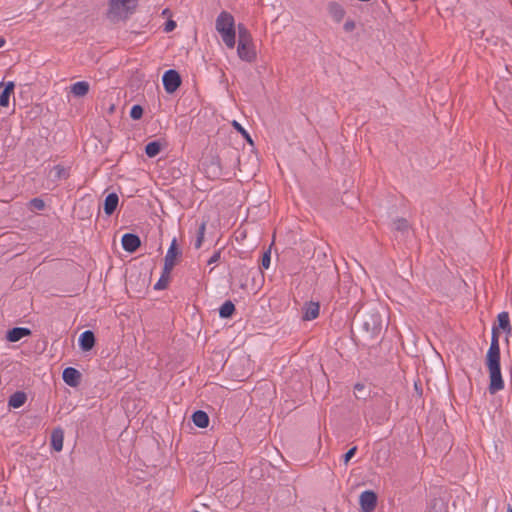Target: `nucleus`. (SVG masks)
<instances>
[{
	"label": "nucleus",
	"instance_id": "1",
	"mask_svg": "<svg viewBox=\"0 0 512 512\" xmlns=\"http://www.w3.org/2000/svg\"><path fill=\"white\" fill-rule=\"evenodd\" d=\"M485 363L489 372L490 380L488 391L493 395L504 388V381L500 366V346L498 343V334L496 329H494L493 335H491V343L486 354Z\"/></svg>",
	"mask_w": 512,
	"mask_h": 512
},
{
	"label": "nucleus",
	"instance_id": "2",
	"mask_svg": "<svg viewBox=\"0 0 512 512\" xmlns=\"http://www.w3.org/2000/svg\"><path fill=\"white\" fill-rule=\"evenodd\" d=\"M138 0H110L107 17L115 22L125 19L137 6Z\"/></svg>",
	"mask_w": 512,
	"mask_h": 512
},
{
	"label": "nucleus",
	"instance_id": "3",
	"mask_svg": "<svg viewBox=\"0 0 512 512\" xmlns=\"http://www.w3.org/2000/svg\"><path fill=\"white\" fill-rule=\"evenodd\" d=\"M362 328L371 337L378 336L382 330V317L379 312L371 310L361 316Z\"/></svg>",
	"mask_w": 512,
	"mask_h": 512
},
{
	"label": "nucleus",
	"instance_id": "4",
	"mask_svg": "<svg viewBox=\"0 0 512 512\" xmlns=\"http://www.w3.org/2000/svg\"><path fill=\"white\" fill-rule=\"evenodd\" d=\"M215 28L220 35L236 32L234 17L226 11H222L216 18Z\"/></svg>",
	"mask_w": 512,
	"mask_h": 512
},
{
	"label": "nucleus",
	"instance_id": "5",
	"mask_svg": "<svg viewBox=\"0 0 512 512\" xmlns=\"http://www.w3.org/2000/svg\"><path fill=\"white\" fill-rule=\"evenodd\" d=\"M162 82L167 93H174L181 85L180 74L174 69H169L164 72Z\"/></svg>",
	"mask_w": 512,
	"mask_h": 512
},
{
	"label": "nucleus",
	"instance_id": "6",
	"mask_svg": "<svg viewBox=\"0 0 512 512\" xmlns=\"http://www.w3.org/2000/svg\"><path fill=\"white\" fill-rule=\"evenodd\" d=\"M205 172L211 179L220 178L223 175L221 159L218 156H212L203 162Z\"/></svg>",
	"mask_w": 512,
	"mask_h": 512
},
{
	"label": "nucleus",
	"instance_id": "7",
	"mask_svg": "<svg viewBox=\"0 0 512 512\" xmlns=\"http://www.w3.org/2000/svg\"><path fill=\"white\" fill-rule=\"evenodd\" d=\"M377 494L372 490H365L360 494L359 504L363 512H373L377 506Z\"/></svg>",
	"mask_w": 512,
	"mask_h": 512
},
{
	"label": "nucleus",
	"instance_id": "8",
	"mask_svg": "<svg viewBox=\"0 0 512 512\" xmlns=\"http://www.w3.org/2000/svg\"><path fill=\"white\" fill-rule=\"evenodd\" d=\"M181 255V251L177 247V241L174 238L171 242V245L166 253L164 258V267L167 270H171L174 268L176 264V259Z\"/></svg>",
	"mask_w": 512,
	"mask_h": 512
},
{
	"label": "nucleus",
	"instance_id": "9",
	"mask_svg": "<svg viewBox=\"0 0 512 512\" xmlns=\"http://www.w3.org/2000/svg\"><path fill=\"white\" fill-rule=\"evenodd\" d=\"M63 381L70 387H77L81 383L82 374L74 367H67L62 373Z\"/></svg>",
	"mask_w": 512,
	"mask_h": 512
},
{
	"label": "nucleus",
	"instance_id": "10",
	"mask_svg": "<svg viewBox=\"0 0 512 512\" xmlns=\"http://www.w3.org/2000/svg\"><path fill=\"white\" fill-rule=\"evenodd\" d=\"M122 247L126 252L134 253L141 245L140 237L133 233H126L121 239Z\"/></svg>",
	"mask_w": 512,
	"mask_h": 512
},
{
	"label": "nucleus",
	"instance_id": "11",
	"mask_svg": "<svg viewBox=\"0 0 512 512\" xmlns=\"http://www.w3.org/2000/svg\"><path fill=\"white\" fill-rule=\"evenodd\" d=\"M237 53L240 59L253 62L256 59V51L253 43H238Z\"/></svg>",
	"mask_w": 512,
	"mask_h": 512
},
{
	"label": "nucleus",
	"instance_id": "12",
	"mask_svg": "<svg viewBox=\"0 0 512 512\" xmlns=\"http://www.w3.org/2000/svg\"><path fill=\"white\" fill-rule=\"evenodd\" d=\"M96 343V338L91 330L82 332L78 339L79 347L82 351L87 352L93 349Z\"/></svg>",
	"mask_w": 512,
	"mask_h": 512
},
{
	"label": "nucleus",
	"instance_id": "13",
	"mask_svg": "<svg viewBox=\"0 0 512 512\" xmlns=\"http://www.w3.org/2000/svg\"><path fill=\"white\" fill-rule=\"evenodd\" d=\"M320 305L318 302H306L302 307V320L311 321L319 316Z\"/></svg>",
	"mask_w": 512,
	"mask_h": 512
},
{
	"label": "nucleus",
	"instance_id": "14",
	"mask_svg": "<svg viewBox=\"0 0 512 512\" xmlns=\"http://www.w3.org/2000/svg\"><path fill=\"white\" fill-rule=\"evenodd\" d=\"M494 329L497 330V334L499 335V330H503L507 335L511 333V325L508 312H501L497 316V325L492 327V333Z\"/></svg>",
	"mask_w": 512,
	"mask_h": 512
},
{
	"label": "nucleus",
	"instance_id": "15",
	"mask_svg": "<svg viewBox=\"0 0 512 512\" xmlns=\"http://www.w3.org/2000/svg\"><path fill=\"white\" fill-rule=\"evenodd\" d=\"M31 330L29 328H25V327H14L12 329H9L6 333V339L9 341V342H18L20 341L22 338L26 337V336H30L31 335Z\"/></svg>",
	"mask_w": 512,
	"mask_h": 512
},
{
	"label": "nucleus",
	"instance_id": "16",
	"mask_svg": "<svg viewBox=\"0 0 512 512\" xmlns=\"http://www.w3.org/2000/svg\"><path fill=\"white\" fill-rule=\"evenodd\" d=\"M327 10L335 22H341L345 16L344 8L337 2H329L327 5Z\"/></svg>",
	"mask_w": 512,
	"mask_h": 512
},
{
	"label": "nucleus",
	"instance_id": "17",
	"mask_svg": "<svg viewBox=\"0 0 512 512\" xmlns=\"http://www.w3.org/2000/svg\"><path fill=\"white\" fill-rule=\"evenodd\" d=\"M118 202H119L118 195L114 192L109 193L104 200V204H103L104 213L108 216L112 215L118 206Z\"/></svg>",
	"mask_w": 512,
	"mask_h": 512
},
{
	"label": "nucleus",
	"instance_id": "18",
	"mask_svg": "<svg viewBox=\"0 0 512 512\" xmlns=\"http://www.w3.org/2000/svg\"><path fill=\"white\" fill-rule=\"evenodd\" d=\"M225 161L228 167L236 168L240 165V154L235 148H228L225 152Z\"/></svg>",
	"mask_w": 512,
	"mask_h": 512
},
{
	"label": "nucleus",
	"instance_id": "19",
	"mask_svg": "<svg viewBox=\"0 0 512 512\" xmlns=\"http://www.w3.org/2000/svg\"><path fill=\"white\" fill-rule=\"evenodd\" d=\"M63 439H64V434H63V430L61 428H56L52 431L51 446L55 451L59 452L62 450Z\"/></svg>",
	"mask_w": 512,
	"mask_h": 512
},
{
	"label": "nucleus",
	"instance_id": "20",
	"mask_svg": "<svg viewBox=\"0 0 512 512\" xmlns=\"http://www.w3.org/2000/svg\"><path fill=\"white\" fill-rule=\"evenodd\" d=\"M90 85L86 81H78L71 85L70 91L76 97H83L89 92Z\"/></svg>",
	"mask_w": 512,
	"mask_h": 512
},
{
	"label": "nucleus",
	"instance_id": "21",
	"mask_svg": "<svg viewBox=\"0 0 512 512\" xmlns=\"http://www.w3.org/2000/svg\"><path fill=\"white\" fill-rule=\"evenodd\" d=\"M193 423L199 428H206L209 425V416L205 411L197 410L192 414Z\"/></svg>",
	"mask_w": 512,
	"mask_h": 512
},
{
	"label": "nucleus",
	"instance_id": "22",
	"mask_svg": "<svg viewBox=\"0 0 512 512\" xmlns=\"http://www.w3.org/2000/svg\"><path fill=\"white\" fill-rule=\"evenodd\" d=\"M50 177L53 182H57L61 179H67L69 177V172L65 167L55 165L50 171Z\"/></svg>",
	"mask_w": 512,
	"mask_h": 512
},
{
	"label": "nucleus",
	"instance_id": "23",
	"mask_svg": "<svg viewBox=\"0 0 512 512\" xmlns=\"http://www.w3.org/2000/svg\"><path fill=\"white\" fill-rule=\"evenodd\" d=\"M235 310L236 308L234 303L231 300H227L219 308V316L224 319L230 318L234 314Z\"/></svg>",
	"mask_w": 512,
	"mask_h": 512
},
{
	"label": "nucleus",
	"instance_id": "24",
	"mask_svg": "<svg viewBox=\"0 0 512 512\" xmlns=\"http://www.w3.org/2000/svg\"><path fill=\"white\" fill-rule=\"evenodd\" d=\"M26 399V394L24 392L18 391L10 396L8 404L10 407L19 408L24 405Z\"/></svg>",
	"mask_w": 512,
	"mask_h": 512
},
{
	"label": "nucleus",
	"instance_id": "25",
	"mask_svg": "<svg viewBox=\"0 0 512 512\" xmlns=\"http://www.w3.org/2000/svg\"><path fill=\"white\" fill-rule=\"evenodd\" d=\"M161 149H162L161 142L158 140H155V141L149 142L145 146V153L149 158H153V157H156L161 152Z\"/></svg>",
	"mask_w": 512,
	"mask_h": 512
},
{
	"label": "nucleus",
	"instance_id": "26",
	"mask_svg": "<svg viewBox=\"0 0 512 512\" xmlns=\"http://www.w3.org/2000/svg\"><path fill=\"white\" fill-rule=\"evenodd\" d=\"M238 43H253L252 36L244 24H238Z\"/></svg>",
	"mask_w": 512,
	"mask_h": 512
},
{
	"label": "nucleus",
	"instance_id": "27",
	"mask_svg": "<svg viewBox=\"0 0 512 512\" xmlns=\"http://www.w3.org/2000/svg\"><path fill=\"white\" fill-rule=\"evenodd\" d=\"M170 274L171 270H167L163 268L162 274L159 278V280L155 283L154 289L155 290H163L167 288L169 281H170Z\"/></svg>",
	"mask_w": 512,
	"mask_h": 512
},
{
	"label": "nucleus",
	"instance_id": "28",
	"mask_svg": "<svg viewBox=\"0 0 512 512\" xmlns=\"http://www.w3.org/2000/svg\"><path fill=\"white\" fill-rule=\"evenodd\" d=\"M205 231H206V223L202 222L199 225V227H198L197 238H196V241L194 243V247L196 249H199L202 246V243H203V240H204V236H205Z\"/></svg>",
	"mask_w": 512,
	"mask_h": 512
},
{
	"label": "nucleus",
	"instance_id": "29",
	"mask_svg": "<svg viewBox=\"0 0 512 512\" xmlns=\"http://www.w3.org/2000/svg\"><path fill=\"white\" fill-rule=\"evenodd\" d=\"M394 229L399 232H406L409 229V223L405 218H397L393 222Z\"/></svg>",
	"mask_w": 512,
	"mask_h": 512
},
{
	"label": "nucleus",
	"instance_id": "30",
	"mask_svg": "<svg viewBox=\"0 0 512 512\" xmlns=\"http://www.w3.org/2000/svg\"><path fill=\"white\" fill-rule=\"evenodd\" d=\"M223 42L226 44L228 48H234L235 46V38H236V32L232 33H226L221 35Z\"/></svg>",
	"mask_w": 512,
	"mask_h": 512
},
{
	"label": "nucleus",
	"instance_id": "31",
	"mask_svg": "<svg viewBox=\"0 0 512 512\" xmlns=\"http://www.w3.org/2000/svg\"><path fill=\"white\" fill-rule=\"evenodd\" d=\"M143 112H144V109L141 105H138V104L133 105L130 110V117L133 120H139L142 118Z\"/></svg>",
	"mask_w": 512,
	"mask_h": 512
},
{
	"label": "nucleus",
	"instance_id": "32",
	"mask_svg": "<svg viewBox=\"0 0 512 512\" xmlns=\"http://www.w3.org/2000/svg\"><path fill=\"white\" fill-rule=\"evenodd\" d=\"M232 126L235 128L237 132H239L249 143H253L250 137V134L239 124L237 121L232 122Z\"/></svg>",
	"mask_w": 512,
	"mask_h": 512
},
{
	"label": "nucleus",
	"instance_id": "33",
	"mask_svg": "<svg viewBox=\"0 0 512 512\" xmlns=\"http://www.w3.org/2000/svg\"><path fill=\"white\" fill-rule=\"evenodd\" d=\"M271 262V248H268L262 255L261 268L268 269Z\"/></svg>",
	"mask_w": 512,
	"mask_h": 512
},
{
	"label": "nucleus",
	"instance_id": "34",
	"mask_svg": "<svg viewBox=\"0 0 512 512\" xmlns=\"http://www.w3.org/2000/svg\"><path fill=\"white\" fill-rule=\"evenodd\" d=\"M354 390H355L356 398H358V399H365L366 398L365 386L363 384L357 383L354 386Z\"/></svg>",
	"mask_w": 512,
	"mask_h": 512
},
{
	"label": "nucleus",
	"instance_id": "35",
	"mask_svg": "<svg viewBox=\"0 0 512 512\" xmlns=\"http://www.w3.org/2000/svg\"><path fill=\"white\" fill-rule=\"evenodd\" d=\"M30 206L36 210H43L45 207V203L40 198H33L30 200Z\"/></svg>",
	"mask_w": 512,
	"mask_h": 512
},
{
	"label": "nucleus",
	"instance_id": "36",
	"mask_svg": "<svg viewBox=\"0 0 512 512\" xmlns=\"http://www.w3.org/2000/svg\"><path fill=\"white\" fill-rule=\"evenodd\" d=\"M10 93L6 91H2L0 93V106L1 107H7L9 105V99H10Z\"/></svg>",
	"mask_w": 512,
	"mask_h": 512
},
{
	"label": "nucleus",
	"instance_id": "37",
	"mask_svg": "<svg viewBox=\"0 0 512 512\" xmlns=\"http://www.w3.org/2000/svg\"><path fill=\"white\" fill-rule=\"evenodd\" d=\"M357 451V447L353 446L351 447L344 455H343V462L347 464L351 458L355 455Z\"/></svg>",
	"mask_w": 512,
	"mask_h": 512
},
{
	"label": "nucleus",
	"instance_id": "38",
	"mask_svg": "<svg viewBox=\"0 0 512 512\" xmlns=\"http://www.w3.org/2000/svg\"><path fill=\"white\" fill-rule=\"evenodd\" d=\"M176 28V22L174 20H168L164 25L165 32H171Z\"/></svg>",
	"mask_w": 512,
	"mask_h": 512
},
{
	"label": "nucleus",
	"instance_id": "39",
	"mask_svg": "<svg viewBox=\"0 0 512 512\" xmlns=\"http://www.w3.org/2000/svg\"><path fill=\"white\" fill-rule=\"evenodd\" d=\"M220 255H221V251L218 250V251H215L213 253V255L209 258L208 260V265H211V264H214V263H217L220 259Z\"/></svg>",
	"mask_w": 512,
	"mask_h": 512
},
{
	"label": "nucleus",
	"instance_id": "40",
	"mask_svg": "<svg viewBox=\"0 0 512 512\" xmlns=\"http://www.w3.org/2000/svg\"><path fill=\"white\" fill-rule=\"evenodd\" d=\"M346 32H351L355 29V22L353 20H347L343 26Z\"/></svg>",
	"mask_w": 512,
	"mask_h": 512
},
{
	"label": "nucleus",
	"instance_id": "41",
	"mask_svg": "<svg viewBox=\"0 0 512 512\" xmlns=\"http://www.w3.org/2000/svg\"><path fill=\"white\" fill-rule=\"evenodd\" d=\"M14 88H15V84H14V82H13V81H9V82H7V83L4 85V89H3V90H4V91H6V92H8V93H10V94H12V93H13V91H14Z\"/></svg>",
	"mask_w": 512,
	"mask_h": 512
},
{
	"label": "nucleus",
	"instance_id": "42",
	"mask_svg": "<svg viewBox=\"0 0 512 512\" xmlns=\"http://www.w3.org/2000/svg\"><path fill=\"white\" fill-rule=\"evenodd\" d=\"M415 391L417 392L418 395H422V388L418 386L417 383H415Z\"/></svg>",
	"mask_w": 512,
	"mask_h": 512
},
{
	"label": "nucleus",
	"instance_id": "43",
	"mask_svg": "<svg viewBox=\"0 0 512 512\" xmlns=\"http://www.w3.org/2000/svg\"><path fill=\"white\" fill-rule=\"evenodd\" d=\"M6 44V40L3 37H0V48H2Z\"/></svg>",
	"mask_w": 512,
	"mask_h": 512
},
{
	"label": "nucleus",
	"instance_id": "44",
	"mask_svg": "<svg viewBox=\"0 0 512 512\" xmlns=\"http://www.w3.org/2000/svg\"><path fill=\"white\" fill-rule=\"evenodd\" d=\"M507 512H512V507H511V505H508Z\"/></svg>",
	"mask_w": 512,
	"mask_h": 512
},
{
	"label": "nucleus",
	"instance_id": "45",
	"mask_svg": "<svg viewBox=\"0 0 512 512\" xmlns=\"http://www.w3.org/2000/svg\"><path fill=\"white\" fill-rule=\"evenodd\" d=\"M192 512H199V511L193 510Z\"/></svg>",
	"mask_w": 512,
	"mask_h": 512
}]
</instances>
